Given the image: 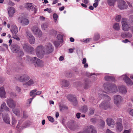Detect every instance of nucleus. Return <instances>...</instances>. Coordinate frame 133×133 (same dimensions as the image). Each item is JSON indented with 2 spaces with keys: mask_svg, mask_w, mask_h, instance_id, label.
Returning a JSON list of instances; mask_svg holds the SVG:
<instances>
[{
  "mask_svg": "<svg viewBox=\"0 0 133 133\" xmlns=\"http://www.w3.org/2000/svg\"><path fill=\"white\" fill-rule=\"evenodd\" d=\"M104 89L106 93H115L118 91V89L116 85H109L106 87L105 85H104Z\"/></svg>",
  "mask_w": 133,
  "mask_h": 133,
  "instance_id": "nucleus-1",
  "label": "nucleus"
},
{
  "mask_svg": "<svg viewBox=\"0 0 133 133\" xmlns=\"http://www.w3.org/2000/svg\"><path fill=\"white\" fill-rule=\"evenodd\" d=\"M103 96L104 99L105 100L99 105V106L101 108L106 109L108 107V102L111 99L110 97L107 95H104Z\"/></svg>",
  "mask_w": 133,
  "mask_h": 133,
  "instance_id": "nucleus-2",
  "label": "nucleus"
},
{
  "mask_svg": "<svg viewBox=\"0 0 133 133\" xmlns=\"http://www.w3.org/2000/svg\"><path fill=\"white\" fill-rule=\"evenodd\" d=\"M36 54L39 57L42 58L45 53L44 47L42 45L37 46L35 49Z\"/></svg>",
  "mask_w": 133,
  "mask_h": 133,
  "instance_id": "nucleus-3",
  "label": "nucleus"
},
{
  "mask_svg": "<svg viewBox=\"0 0 133 133\" xmlns=\"http://www.w3.org/2000/svg\"><path fill=\"white\" fill-rule=\"evenodd\" d=\"M114 98V104L118 107H120L123 102V98L121 96L117 95L115 96Z\"/></svg>",
  "mask_w": 133,
  "mask_h": 133,
  "instance_id": "nucleus-4",
  "label": "nucleus"
},
{
  "mask_svg": "<svg viewBox=\"0 0 133 133\" xmlns=\"http://www.w3.org/2000/svg\"><path fill=\"white\" fill-rule=\"evenodd\" d=\"M45 53L49 54L53 51V47L52 44L50 43H47L44 48Z\"/></svg>",
  "mask_w": 133,
  "mask_h": 133,
  "instance_id": "nucleus-5",
  "label": "nucleus"
},
{
  "mask_svg": "<svg viewBox=\"0 0 133 133\" xmlns=\"http://www.w3.org/2000/svg\"><path fill=\"white\" fill-rule=\"evenodd\" d=\"M121 23L122 29L123 30L128 31L129 30L130 27L127 24V20L126 18H123Z\"/></svg>",
  "mask_w": 133,
  "mask_h": 133,
  "instance_id": "nucleus-6",
  "label": "nucleus"
},
{
  "mask_svg": "<svg viewBox=\"0 0 133 133\" xmlns=\"http://www.w3.org/2000/svg\"><path fill=\"white\" fill-rule=\"evenodd\" d=\"M32 62L36 67L41 66L43 65V62L40 59L36 57L32 59Z\"/></svg>",
  "mask_w": 133,
  "mask_h": 133,
  "instance_id": "nucleus-7",
  "label": "nucleus"
},
{
  "mask_svg": "<svg viewBox=\"0 0 133 133\" xmlns=\"http://www.w3.org/2000/svg\"><path fill=\"white\" fill-rule=\"evenodd\" d=\"M25 7L28 10L30 11H34L35 13H36L37 9L36 6L35 7L32 3H27L25 4Z\"/></svg>",
  "mask_w": 133,
  "mask_h": 133,
  "instance_id": "nucleus-8",
  "label": "nucleus"
},
{
  "mask_svg": "<svg viewBox=\"0 0 133 133\" xmlns=\"http://www.w3.org/2000/svg\"><path fill=\"white\" fill-rule=\"evenodd\" d=\"M26 37L28 39L30 43L32 44H34L35 42V39L32 34L29 32H26Z\"/></svg>",
  "mask_w": 133,
  "mask_h": 133,
  "instance_id": "nucleus-9",
  "label": "nucleus"
},
{
  "mask_svg": "<svg viewBox=\"0 0 133 133\" xmlns=\"http://www.w3.org/2000/svg\"><path fill=\"white\" fill-rule=\"evenodd\" d=\"M118 7L120 9L122 10L127 9L128 7V5L125 1L120 0L118 3Z\"/></svg>",
  "mask_w": 133,
  "mask_h": 133,
  "instance_id": "nucleus-10",
  "label": "nucleus"
},
{
  "mask_svg": "<svg viewBox=\"0 0 133 133\" xmlns=\"http://www.w3.org/2000/svg\"><path fill=\"white\" fill-rule=\"evenodd\" d=\"M121 77L128 85H133V82L130 78L127 76L126 75H122Z\"/></svg>",
  "mask_w": 133,
  "mask_h": 133,
  "instance_id": "nucleus-11",
  "label": "nucleus"
},
{
  "mask_svg": "<svg viewBox=\"0 0 133 133\" xmlns=\"http://www.w3.org/2000/svg\"><path fill=\"white\" fill-rule=\"evenodd\" d=\"M67 98L69 100L72 102V104L76 106L77 104V102L76 100V98L74 97L73 95H69L67 96Z\"/></svg>",
  "mask_w": 133,
  "mask_h": 133,
  "instance_id": "nucleus-12",
  "label": "nucleus"
},
{
  "mask_svg": "<svg viewBox=\"0 0 133 133\" xmlns=\"http://www.w3.org/2000/svg\"><path fill=\"white\" fill-rule=\"evenodd\" d=\"M6 102L10 108H14L16 106V102L12 99H8L6 100Z\"/></svg>",
  "mask_w": 133,
  "mask_h": 133,
  "instance_id": "nucleus-13",
  "label": "nucleus"
},
{
  "mask_svg": "<svg viewBox=\"0 0 133 133\" xmlns=\"http://www.w3.org/2000/svg\"><path fill=\"white\" fill-rule=\"evenodd\" d=\"M29 78H30L28 76L25 74H22L19 76V79L21 82H24L29 80Z\"/></svg>",
  "mask_w": 133,
  "mask_h": 133,
  "instance_id": "nucleus-14",
  "label": "nucleus"
},
{
  "mask_svg": "<svg viewBox=\"0 0 133 133\" xmlns=\"http://www.w3.org/2000/svg\"><path fill=\"white\" fill-rule=\"evenodd\" d=\"M106 122L108 125L112 128H113L115 124L114 121L110 118H107V119Z\"/></svg>",
  "mask_w": 133,
  "mask_h": 133,
  "instance_id": "nucleus-15",
  "label": "nucleus"
},
{
  "mask_svg": "<svg viewBox=\"0 0 133 133\" xmlns=\"http://www.w3.org/2000/svg\"><path fill=\"white\" fill-rule=\"evenodd\" d=\"M2 117L3 121L5 123L9 124H10V118L8 114H4L3 115Z\"/></svg>",
  "mask_w": 133,
  "mask_h": 133,
  "instance_id": "nucleus-16",
  "label": "nucleus"
},
{
  "mask_svg": "<svg viewBox=\"0 0 133 133\" xmlns=\"http://www.w3.org/2000/svg\"><path fill=\"white\" fill-rule=\"evenodd\" d=\"M118 91L119 93L122 94H125L127 92V90L126 87L124 85L119 86Z\"/></svg>",
  "mask_w": 133,
  "mask_h": 133,
  "instance_id": "nucleus-17",
  "label": "nucleus"
},
{
  "mask_svg": "<svg viewBox=\"0 0 133 133\" xmlns=\"http://www.w3.org/2000/svg\"><path fill=\"white\" fill-rule=\"evenodd\" d=\"M7 10L9 16L10 17H12L15 12V8L12 7H10L8 8Z\"/></svg>",
  "mask_w": 133,
  "mask_h": 133,
  "instance_id": "nucleus-18",
  "label": "nucleus"
},
{
  "mask_svg": "<svg viewBox=\"0 0 133 133\" xmlns=\"http://www.w3.org/2000/svg\"><path fill=\"white\" fill-rule=\"evenodd\" d=\"M60 84L62 87H67L70 84L68 81L65 80H61L60 82Z\"/></svg>",
  "mask_w": 133,
  "mask_h": 133,
  "instance_id": "nucleus-19",
  "label": "nucleus"
},
{
  "mask_svg": "<svg viewBox=\"0 0 133 133\" xmlns=\"http://www.w3.org/2000/svg\"><path fill=\"white\" fill-rule=\"evenodd\" d=\"M20 47L17 45L13 44L11 47V49L13 52H17L19 50Z\"/></svg>",
  "mask_w": 133,
  "mask_h": 133,
  "instance_id": "nucleus-20",
  "label": "nucleus"
},
{
  "mask_svg": "<svg viewBox=\"0 0 133 133\" xmlns=\"http://www.w3.org/2000/svg\"><path fill=\"white\" fill-rule=\"evenodd\" d=\"M0 97L3 98H5L6 93L3 87H1L0 88Z\"/></svg>",
  "mask_w": 133,
  "mask_h": 133,
  "instance_id": "nucleus-21",
  "label": "nucleus"
},
{
  "mask_svg": "<svg viewBox=\"0 0 133 133\" xmlns=\"http://www.w3.org/2000/svg\"><path fill=\"white\" fill-rule=\"evenodd\" d=\"M4 110L7 111H9V109L6 105L5 103L3 102L1 105L0 108V111H3Z\"/></svg>",
  "mask_w": 133,
  "mask_h": 133,
  "instance_id": "nucleus-22",
  "label": "nucleus"
},
{
  "mask_svg": "<svg viewBox=\"0 0 133 133\" xmlns=\"http://www.w3.org/2000/svg\"><path fill=\"white\" fill-rule=\"evenodd\" d=\"M11 31L13 34H16L18 32V28L15 25H12L11 26Z\"/></svg>",
  "mask_w": 133,
  "mask_h": 133,
  "instance_id": "nucleus-23",
  "label": "nucleus"
},
{
  "mask_svg": "<svg viewBox=\"0 0 133 133\" xmlns=\"http://www.w3.org/2000/svg\"><path fill=\"white\" fill-rule=\"evenodd\" d=\"M92 128V125L89 126H87L85 127L84 128V129L83 131V133H90L91 129Z\"/></svg>",
  "mask_w": 133,
  "mask_h": 133,
  "instance_id": "nucleus-24",
  "label": "nucleus"
},
{
  "mask_svg": "<svg viewBox=\"0 0 133 133\" xmlns=\"http://www.w3.org/2000/svg\"><path fill=\"white\" fill-rule=\"evenodd\" d=\"M117 126L116 130L118 131H121L123 129V127L122 124L119 122H117L116 123Z\"/></svg>",
  "mask_w": 133,
  "mask_h": 133,
  "instance_id": "nucleus-25",
  "label": "nucleus"
},
{
  "mask_svg": "<svg viewBox=\"0 0 133 133\" xmlns=\"http://www.w3.org/2000/svg\"><path fill=\"white\" fill-rule=\"evenodd\" d=\"M20 22L22 25H26L29 23V21L28 19L23 18L20 21Z\"/></svg>",
  "mask_w": 133,
  "mask_h": 133,
  "instance_id": "nucleus-26",
  "label": "nucleus"
},
{
  "mask_svg": "<svg viewBox=\"0 0 133 133\" xmlns=\"http://www.w3.org/2000/svg\"><path fill=\"white\" fill-rule=\"evenodd\" d=\"M31 30L34 34L35 35V34H36V33L38 31L40 30L37 26H33L32 27Z\"/></svg>",
  "mask_w": 133,
  "mask_h": 133,
  "instance_id": "nucleus-27",
  "label": "nucleus"
},
{
  "mask_svg": "<svg viewBox=\"0 0 133 133\" xmlns=\"http://www.w3.org/2000/svg\"><path fill=\"white\" fill-rule=\"evenodd\" d=\"M22 46L24 50L26 52L29 46L28 44L26 43H23Z\"/></svg>",
  "mask_w": 133,
  "mask_h": 133,
  "instance_id": "nucleus-28",
  "label": "nucleus"
},
{
  "mask_svg": "<svg viewBox=\"0 0 133 133\" xmlns=\"http://www.w3.org/2000/svg\"><path fill=\"white\" fill-rule=\"evenodd\" d=\"M113 28L117 30L118 31L120 29V26L118 23H115L113 25Z\"/></svg>",
  "mask_w": 133,
  "mask_h": 133,
  "instance_id": "nucleus-29",
  "label": "nucleus"
},
{
  "mask_svg": "<svg viewBox=\"0 0 133 133\" xmlns=\"http://www.w3.org/2000/svg\"><path fill=\"white\" fill-rule=\"evenodd\" d=\"M13 113L16 116H19L20 114V109L18 110L16 109H13L12 110Z\"/></svg>",
  "mask_w": 133,
  "mask_h": 133,
  "instance_id": "nucleus-30",
  "label": "nucleus"
},
{
  "mask_svg": "<svg viewBox=\"0 0 133 133\" xmlns=\"http://www.w3.org/2000/svg\"><path fill=\"white\" fill-rule=\"evenodd\" d=\"M37 91L36 89H35L31 91L30 93V96H31L32 98H34L36 95V92Z\"/></svg>",
  "mask_w": 133,
  "mask_h": 133,
  "instance_id": "nucleus-31",
  "label": "nucleus"
},
{
  "mask_svg": "<svg viewBox=\"0 0 133 133\" xmlns=\"http://www.w3.org/2000/svg\"><path fill=\"white\" fill-rule=\"evenodd\" d=\"M60 111H61L65 110H67L68 109V107L64 105H61L59 106Z\"/></svg>",
  "mask_w": 133,
  "mask_h": 133,
  "instance_id": "nucleus-32",
  "label": "nucleus"
},
{
  "mask_svg": "<svg viewBox=\"0 0 133 133\" xmlns=\"http://www.w3.org/2000/svg\"><path fill=\"white\" fill-rule=\"evenodd\" d=\"M116 2V0H108V4L110 6H113Z\"/></svg>",
  "mask_w": 133,
  "mask_h": 133,
  "instance_id": "nucleus-33",
  "label": "nucleus"
},
{
  "mask_svg": "<svg viewBox=\"0 0 133 133\" xmlns=\"http://www.w3.org/2000/svg\"><path fill=\"white\" fill-rule=\"evenodd\" d=\"M35 83V82L32 79H30L26 83V84L28 86H30L33 84Z\"/></svg>",
  "mask_w": 133,
  "mask_h": 133,
  "instance_id": "nucleus-34",
  "label": "nucleus"
},
{
  "mask_svg": "<svg viewBox=\"0 0 133 133\" xmlns=\"http://www.w3.org/2000/svg\"><path fill=\"white\" fill-rule=\"evenodd\" d=\"M35 35H36L37 37H41L42 35V32L40 30H39V31H38L36 33V34H35Z\"/></svg>",
  "mask_w": 133,
  "mask_h": 133,
  "instance_id": "nucleus-35",
  "label": "nucleus"
},
{
  "mask_svg": "<svg viewBox=\"0 0 133 133\" xmlns=\"http://www.w3.org/2000/svg\"><path fill=\"white\" fill-rule=\"evenodd\" d=\"M34 49L33 47L29 46L26 52L32 54L33 52H34Z\"/></svg>",
  "mask_w": 133,
  "mask_h": 133,
  "instance_id": "nucleus-36",
  "label": "nucleus"
},
{
  "mask_svg": "<svg viewBox=\"0 0 133 133\" xmlns=\"http://www.w3.org/2000/svg\"><path fill=\"white\" fill-rule=\"evenodd\" d=\"M48 27V24L47 23H44L43 24L41 25V27L42 29L45 30Z\"/></svg>",
  "mask_w": 133,
  "mask_h": 133,
  "instance_id": "nucleus-37",
  "label": "nucleus"
},
{
  "mask_svg": "<svg viewBox=\"0 0 133 133\" xmlns=\"http://www.w3.org/2000/svg\"><path fill=\"white\" fill-rule=\"evenodd\" d=\"M57 38L59 42H62L63 40V37L62 35L59 34L57 36Z\"/></svg>",
  "mask_w": 133,
  "mask_h": 133,
  "instance_id": "nucleus-38",
  "label": "nucleus"
},
{
  "mask_svg": "<svg viewBox=\"0 0 133 133\" xmlns=\"http://www.w3.org/2000/svg\"><path fill=\"white\" fill-rule=\"evenodd\" d=\"M81 110L83 112H86L88 110V108L87 106H83L81 108Z\"/></svg>",
  "mask_w": 133,
  "mask_h": 133,
  "instance_id": "nucleus-39",
  "label": "nucleus"
},
{
  "mask_svg": "<svg viewBox=\"0 0 133 133\" xmlns=\"http://www.w3.org/2000/svg\"><path fill=\"white\" fill-rule=\"evenodd\" d=\"M99 1V0H95V3L93 4V7L95 8H96L98 5V3Z\"/></svg>",
  "mask_w": 133,
  "mask_h": 133,
  "instance_id": "nucleus-40",
  "label": "nucleus"
},
{
  "mask_svg": "<svg viewBox=\"0 0 133 133\" xmlns=\"http://www.w3.org/2000/svg\"><path fill=\"white\" fill-rule=\"evenodd\" d=\"M105 125V122L104 121L101 120V121L100 128H103L104 127Z\"/></svg>",
  "mask_w": 133,
  "mask_h": 133,
  "instance_id": "nucleus-41",
  "label": "nucleus"
},
{
  "mask_svg": "<svg viewBox=\"0 0 133 133\" xmlns=\"http://www.w3.org/2000/svg\"><path fill=\"white\" fill-rule=\"evenodd\" d=\"M121 18V16L120 15H118L116 16L115 20L116 21L119 22L120 21Z\"/></svg>",
  "mask_w": 133,
  "mask_h": 133,
  "instance_id": "nucleus-42",
  "label": "nucleus"
},
{
  "mask_svg": "<svg viewBox=\"0 0 133 133\" xmlns=\"http://www.w3.org/2000/svg\"><path fill=\"white\" fill-rule=\"evenodd\" d=\"M12 125H15L16 123V121L15 119V118L13 117H12Z\"/></svg>",
  "mask_w": 133,
  "mask_h": 133,
  "instance_id": "nucleus-43",
  "label": "nucleus"
},
{
  "mask_svg": "<svg viewBox=\"0 0 133 133\" xmlns=\"http://www.w3.org/2000/svg\"><path fill=\"white\" fill-rule=\"evenodd\" d=\"M128 111L129 114L131 116H133V109L129 108L128 110Z\"/></svg>",
  "mask_w": 133,
  "mask_h": 133,
  "instance_id": "nucleus-44",
  "label": "nucleus"
},
{
  "mask_svg": "<svg viewBox=\"0 0 133 133\" xmlns=\"http://www.w3.org/2000/svg\"><path fill=\"white\" fill-rule=\"evenodd\" d=\"M92 129H91L90 133H97V131L95 129L94 127L92 126Z\"/></svg>",
  "mask_w": 133,
  "mask_h": 133,
  "instance_id": "nucleus-45",
  "label": "nucleus"
},
{
  "mask_svg": "<svg viewBox=\"0 0 133 133\" xmlns=\"http://www.w3.org/2000/svg\"><path fill=\"white\" fill-rule=\"evenodd\" d=\"M99 38V35L98 34H97L94 37V39L95 40H97Z\"/></svg>",
  "mask_w": 133,
  "mask_h": 133,
  "instance_id": "nucleus-46",
  "label": "nucleus"
},
{
  "mask_svg": "<svg viewBox=\"0 0 133 133\" xmlns=\"http://www.w3.org/2000/svg\"><path fill=\"white\" fill-rule=\"evenodd\" d=\"M61 42L58 41H55L54 42V44L56 47H58L59 45L60 42Z\"/></svg>",
  "mask_w": 133,
  "mask_h": 133,
  "instance_id": "nucleus-47",
  "label": "nucleus"
},
{
  "mask_svg": "<svg viewBox=\"0 0 133 133\" xmlns=\"http://www.w3.org/2000/svg\"><path fill=\"white\" fill-rule=\"evenodd\" d=\"M47 118L51 122H53L54 121V118L50 116H48Z\"/></svg>",
  "mask_w": 133,
  "mask_h": 133,
  "instance_id": "nucleus-48",
  "label": "nucleus"
},
{
  "mask_svg": "<svg viewBox=\"0 0 133 133\" xmlns=\"http://www.w3.org/2000/svg\"><path fill=\"white\" fill-rule=\"evenodd\" d=\"M131 129L128 130H124L123 133H130L131 132Z\"/></svg>",
  "mask_w": 133,
  "mask_h": 133,
  "instance_id": "nucleus-49",
  "label": "nucleus"
},
{
  "mask_svg": "<svg viewBox=\"0 0 133 133\" xmlns=\"http://www.w3.org/2000/svg\"><path fill=\"white\" fill-rule=\"evenodd\" d=\"M91 39L90 38H88L83 40V42L85 43H87L90 41Z\"/></svg>",
  "mask_w": 133,
  "mask_h": 133,
  "instance_id": "nucleus-50",
  "label": "nucleus"
},
{
  "mask_svg": "<svg viewBox=\"0 0 133 133\" xmlns=\"http://www.w3.org/2000/svg\"><path fill=\"white\" fill-rule=\"evenodd\" d=\"M12 37L14 39H16L17 40L19 41L20 40V38L16 35H13L12 36Z\"/></svg>",
  "mask_w": 133,
  "mask_h": 133,
  "instance_id": "nucleus-51",
  "label": "nucleus"
},
{
  "mask_svg": "<svg viewBox=\"0 0 133 133\" xmlns=\"http://www.w3.org/2000/svg\"><path fill=\"white\" fill-rule=\"evenodd\" d=\"M132 36V34L128 32L126 34V37L130 38Z\"/></svg>",
  "mask_w": 133,
  "mask_h": 133,
  "instance_id": "nucleus-52",
  "label": "nucleus"
},
{
  "mask_svg": "<svg viewBox=\"0 0 133 133\" xmlns=\"http://www.w3.org/2000/svg\"><path fill=\"white\" fill-rule=\"evenodd\" d=\"M53 17L54 19L55 20V21L57 20L58 17V16L57 14H54L53 15Z\"/></svg>",
  "mask_w": 133,
  "mask_h": 133,
  "instance_id": "nucleus-53",
  "label": "nucleus"
},
{
  "mask_svg": "<svg viewBox=\"0 0 133 133\" xmlns=\"http://www.w3.org/2000/svg\"><path fill=\"white\" fill-rule=\"evenodd\" d=\"M94 113V110L93 109H90L89 111V113L90 115H92Z\"/></svg>",
  "mask_w": 133,
  "mask_h": 133,
  "instance_id": "nucleus-54",
  "label": "nucleus"
},
{
  "mask_svg": "<svg viewBox=\"0 0 133 133\" xmlns=\"http://www.w3.org/2000/svg\"><path fill=\"white\" fill-rule=\"evenodd\" d=\"M121 36L122 37H126V34H125L124 32H122L121 34Z\"/></svg>",
  "mask_w": 133,
  "mask_h": 133,
  "instance_id": "nucleus-55",
  "label": "nucleus"
},
{
  "mask_svg": "<svg viewBox=\"0 0 133 133\" xmlns=\"http://www.w3.org/2000/svg\"><path fill=\"white\" fill-rule=\"evenodd\" d=\"M130 20L131 22L133 23V15H131L130 16Z\"/></svg>",
  "mask_w": 133,
  "mask_h": 133,
  "instance_id": "nucleus-56",
  "label": "nucleus"
},
{
  "mask_svg": "<svg viewBox=\"0 0 133 133\" xmlns=\"http://www.w3.org/2000/svg\"><path fill=\"white\" fill-rule=\"evenodd\" d=\"M81 113H78L76 114V116L77 118L79 119L80 117Z\"/></svg>",
  "mask_w": 133,
  "mask_h": 133,
  "instance_id": "nucleus-57",
  "label": "nucleus"
},
{
  "mask_svg": "<svg viewBox=\"0 0 133 133\" xmlns=\"http://www.w3.org/2000/svg\"><path fill=\"white\" fill-rule=\"evenodd\" d=\"M44 11H48L49 13H50L51 12V10L50 9H48V8H46L44 10Z\"/></svg>",
  "mask_w": 133,
  "mask_h": 133,
  "instance_id": "nucleus-58",
  "label": "nucleus"
},
{
  "mask_svg": "<svg viewBox=\"0 0 133 133\" xmlns=\"http://www.w3.org/2000/svg\"><path fill=\"white\" fill-rule=\"evenodd\" d=\"M30 123H26L25 124V126H23V127L24 128H26L27 127H28L29 125H30Z\"/></svg>",
  "mask_w": 133,
  "mask_h": 133,
  "instance_id": "nucleus-59",
  "label": "nucleus"
},
{
  "mask_svg": "<svg viewBox=\"0 0 133 133\" xmlns=\"http://www.w3.org/2000/svg\"><path fill=\"white\" fill-rule=\"evenodd\" d=\"M33 98H31L28 100V101L29 102V104H30Z\"/></svg>",
  "mask_w": 133,
  "mask_h": 133,
  "instance_id": "nucleus-60",
  "label": "nucleus"
},
{
  "mask_svg": "<svg viewBox=\"0 0 133 133\" xmlns=\"http://www.w3.org/2000/svg\"><path fill=\"white\" fill-rule=\"evenodd\" d=\"M86 58H84L82 60V63L83 64H85L86 63Z\"/></svg>",
  "mask_w": 133,
  "mask_h": 133,
  "instance_id": "nucleus-61",
  "label": "nucleus"
},
{
  "mask_svg": "<svg viewBox=\"0 0 133 133\" xmlns=\"http://www.w3.org/2000/svg\"><path fill=\"white\" fill-rule=\"evenodd\" d=\"M42 93V91H38L36 92V95H39Z\"/></svg>",
  "mask_w": 133,
  "mask_h": 133,
  "instance_id": "nucleus-62",
  "label": "nucleus"
},
{
  "mask_svg": "<svg viewBox=\"0 0 133 133\" xmlns=\"http://www.w3.org/2000/svg\"><path fill=\"white\" fill-rule=\"evenodd\" d=\"M16 91L18 92H20L21 91V89L19 87H17L16 88Z\"/></svg>",
  "mask_w": 133,
  "mask_h": 133,
  "instance_id": "nucleus-63",
  "label": "nucleus"
},
{
  "mask_svg": "<svg viewBox=\"0 0 133 133\" xmlns=\"http://www.w3.org/2000/svg\"><path fill=\"white\" fill-rule=\"evenodd\" d=\"M106 133H114L112 132L109 129H107V130Z\"/></svg>",
  "mask_w": 133,
  "mask_h": 133,
  "instance_id": "nucleus-64",
  "label": "nucleus"
}]
</instances>
